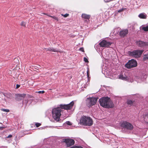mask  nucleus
I'll return each mask as SVG.
<instances>
[{"label": "nucleus", "mask_w": 148, "mask_h": 148, "mask_svg": "<svg viewBox=\"0 0 148 148\" xmlns=\"http://www.w3.org/2000/svg\"><path fill=\"white\" fill-rule=\"evenodd\" d=\"M122 11H123V10H118V12H121Z\"/></svg>", "instance_id": "473e14b6"}, {"label": "nucleus", "mask_w": 148, "mask_h": 148, "mask_svg": "<svg viewBox=\"0 0 148 148\" xmlns=\"http://www.w3.org/2000/svg\"><path fill=\"white\" fill-rule=\"evenodd\" d=\"M142 29L145 31H148V26L143 27L142 28Z\"/></svg>", "instance_id": "412c9836"}, {"label": "nucleus", "mask_w": 148, "mask_h": 148, "mask_svg": "<svg viewBox=\"0 0 148 148\" xmlns=\"http://www.w3.org/2000/svg\"><path fill=\"white\" fill-rule=\"evenodd\" d=\"M128 30L127 29H125L120 31L119 32V34L121 37H124L128 34Z\"/></svg>", "instance_id": "f8f14e48"}, {"label": "nucleus", "mask_w": 148, "mask_h": 148, "mask_svg": "<svg viewBox=\"0 0 148 148\" xmlns=\"http://www.w3.org/2000/svg\"><path fill=\"white\" fill-rule=\"evenodd\" d=\"M66 124L68 125H71V122L69 121H67V122H66Z\"/></svg>", "instance_id": "cd10ccee"}, {"label": "nucleus", "mask_w": 148, "mask_h": 148, "mask_svg": "<svg viewBox=\"0 0 148 148\" xmlns=\"http://www.w3.org/2000/svg\"><path fill=\"white\" fill-rule=\"evenodd\" d=\"M90 16L89 15L85 14H82V17L84 19H89L90 18Z\"/></svg>", "instance_id": "4468645a"}, {"label": "nucleus", "mask_w": 148, "mask_h": 148, "mask_svg": "<svg viewBox=\"0 0 148 148\" xmlns=\"http://www.w3.org/2000/svg\"><path fill=\"white\" fill-rule=\"evenodd\" d=\"M84 61H85V62H88V60L86 57L84 58Z\"/></svg>", "instance_id": "bb28decb"}, {"label": "nucleus", "mask_w": 148, "mask_h": 148, "mask_svg": "<svg viewBox=\"0 0 148 148\" xmlns=\"http://www.w3.org/2000/svg\"><path fill=\"white\" fill-rule=\"evenodd\" d=\"M47 51H48L52 52H58V51L56 49L53 48H49L45 49Z\"/></svg>", "instance_id": "f3484780"}, {"label": "nucleus", "mask_w": 148, "mask_h": 148, "mask_svg": "<svg viewBox=\"0 0 148 148\" xmlns=\"http://www.w3.org/2000/svg\"><path fill=\"white\" fill-rule=\"evenodd\" d=\"M79 50L83 52H84V48H80L79 49Z\"/></svg>", "instance_id": "c85d7f7f"}, {"label": "nucleus", "mask_w": 148, "mask_h": 148, "mask_svg": "<svg viewBox=\"0 0 148 148\" xmlns=\"http://www.w3.org/2000/svg\"><path fill=\"white\" fill-rule=\"evenodd\" d=\"M63 142L66 143L67 147H68L73 145L75 143L74 140L67 138L63 140Z\"/></svg>", "instance_id": "6e6552de"}, {"label": "nucleus", "mask_w": 148, "mask_h": 148, "mask_svg": "<svg viewBox=\"0 0 148 148\" xmlns=\"http://www.w3.org/2000/svg\"><path fill=\"white\" fill-rule=\"evenodd\" d=\"M121 126L123 128L131 130H132L134 128L133 125L131 124L126 121L123 122L121 123Z\"/></svg>", "instance_id": "423d86ee"}, {"label": "nucleus", "mask_w": 148, "mask_h": 148, "mask_svg": "<svg viewBox=\"0 0 148 148\" xmlns=\"http://www.w3.org/2000/svg\"><path fill=\"white\" fill-rule=\"evenodd\" d=\"M41 125V123H36L35 124V125L36 126V127H39Z\"/></svg>", "instance_id": "a878e982"}, {"label": "nucleus", "mask_w": 148, "mask_h": 148, "mask_svg": "<svg viewBox=\"0 0 148 148\" xmlns=\"http://www.w3.org/2000/svg\"><path fill=\"white\" fill-rule=\"evenodd\" d=\"M43 14H45V15H47V14H46V13H43Z\"/></svg>", "instance_id": "72a5a7b5"}, {"label": "nucleus", "mask_w": 148, "mask_h": 148, "mask_svg": "<svg viewBox=\"0 0 148 148\" xmlns=\"http://www.w3.org/2000/svg\"><path fill=\"white\" fill-rule=\"evenodd\" d=\"M81 123L85 125L90 126L93 124V121L90 117L82 116L80 120Z\"/></svg>", "instance_id": "7ed1b4c3"}, {"label": "nucleus", "mask_w": 148, "mask_h": 148, "mask_svg": "<svg viewBox=\"0 0 148 148\" xmlns=\"http://www.w3.org/2000/svg\"><path fill=\"white\" fill-rule=\"evenodd\" d=\"M70 148H83V147L81 146H74Z\"/></svg>", "instance_id": "4be33fe9"}, {"label": "nucleus", "mask_w": 148, "mask_h": 148, "mask_svg": "<svg viewBox=\"0 0 148 148\" xmlns=\"http://www.w3.org/2000/svg\"><path fill=\"white\" fill-rule=\"evenodd\" d=\"M143 59L144 60L148 59V54L144 55L143 56Z\"/></svg>", "instance_id": "6ab92c4d"}, {"label": "nucleus", "mask_w": 148, "mask_h": 148, "mask_svg": "<svg viewBox=\"0 0 148 148\" xmlns=\"http://www.w3.org/2000/svg\"><path fill=\"white\" fill-rule=\"evenodd\" d=\"M136 45L139 47H143L148 46V42H145L140 40L136 42Z\"/></svg>", "instance_id": "9d476101"}, {"label": "nucleus", "mask_w": 148, "mask_h": 148, "mask_svg": "<svg viewBox=\"0 0 148 148\" xmlns=\"http://www.w3.org/2000/svg\"><path fill=\"white\" fill-rule=\"evenodd\" d=\"M138 17L140 18L146 19L147 17V15L144 13H141L139 14Z\"/></svg>", "instance_id": "2eb2a0df"}, {"label": "nucleus", "mask_w": 148, "mask_h": 148, "mask_svg": "<svg viewBox=\"0 0 148 148\" xmlns=\"http://www.w3.org/2000/svg\"><path fill=\"white\" fill-rule=\"evenodd\" d=\"M143 51V50H135L133 51H129V54L130 56L138 58L140 57Z\"/></svg>", "instance_id": "20e7f679"}, {"label": "nucleus", "mask_w": 148, "mask_h": 148, "mask_svg": "<svg viewBox=\"0 0 148 148\" xmlns=\"http://www.w3.org/2000/svg\"><path fill=\"white\" fill-rule=\"evenodd\" d=\"M61 15L63 16H64V17H66L68 16L69 15V14H61Z\"/></svg>", "instance_id": "393cba45"}, {"label": "nucleus", "mask_w": 148, "mask_h": 148, "mask_svg": "<svg viewBox=\"0 0 148 148\" xmlns=\"http://www.w3.org/2000/svg\"><path fill=\"white\" fill-rule=\"evenodd\" d=\"M99 101L100 105L105 108H112L114 106L113 102L108 97L100 98L99 100Z\"/></svg>", "instance_id": "f03ea898"}, {"label": "nucleus", "mask_w": 148, "mask_h": 148, "mask_svg": "<svg viewBox=\"0 0 148 148\" xmlns=\"http://www.w3.org/2000/svg\"><path fill=\"white\" fill-rule=\"evenodd\" d=\"M127 105H130V106H132L135 104V101L131 100H128L127 102Z\"/></svg>", "instance_id": "dca6fc26"}, {"label": "nucleus", "mask_w": 148, "mask_h": 148, "mask_svg": "<svg viewBox=\"0 0 148 148\" xmlns=\"http://www.w3.org/2000/svg\"><path fill=\"white\" fill-rule=\"evenodd\" d=\"M87 74L88 76V71H87Z\"/></svg>", "instance_id": "f704fd0d"}, {"label": "nucleus", "mask_w": 148, "mask_h": 148, "mask_svg": "<svg viewBox=\"0 0 148 148\" xmlns=\"http://www.w3.org/2000/svg\"><path fill=\"white\" fill-rule=\"evenodd\" d=\"M1 110L2 111L5 112H10V110L9 109H1Z\"/></svg>", "instance_id": "5701e85b"}, {"label": "nucleus", "mask_w": 148, "mask_h": 148, "mask_svg": "<svg viewBox=\"0 0 148 148\" xmlns=\"http://www.w3.org/2000/svg\"><path fill=\"white\" fill-rule=\"evenodd\" d=\"M112 43L103 40L99 43V45L102 47H108L111 45Z\"/></svg>", "instance_id": "1a4fd4ad"}, {"label": "nucleus", "mask_w": 148, "mask_h": 148, "mask_svg": "<svg viewBox=\"0 0 148 148\" xmlns=\"http://www.w3.org/2000/svg\"><path fill=\"white\" fill-rule=\"evenodd\" d=\"M21 26H23L24 27H25L26 26V23L25 22H24L23 21H22L21 22Z\"/></svg>", "instance_id": "b1692460"}, {"label": "nucleus", "mask_w": 148, "mask_h": 148, "mask_svg": "<svg viewBox=\"0 0 148 148\" xmlns=\"http://www.w3.org/2000/svg\"><path fill=\"white\" fill-rule=\"evenodd\" d=\"M26 96L25 94H20L16 95V97L15 98L16 100L17 101H19L22 99V98H24Z\"/></svg>", "instance_id": "9b49d317"}, {"label": "nucleus", "mask_w": 148, "mask_h": 148, "mask_svg": "<svg viewBox=\"0 0 148 148\" xmlns=\"http://www.w3.org/2000/svg\"><path fill=\"white\" fill-rule=\"evenodd\" d=\"M144 119L145 121L148 124V113L144 115Z\"/></svg>", "instance_id": "a211bd4d"}, {"label": "nucleus", "mask_w": 148, "mask_h": 148, "mask_svg": "<svg viewBox=\"0 0 148 148\" xmlns=\"http://www.w3.org/2000/svg\"><path fill=\"white\" fill-rule=\"evenodd\" d=\"M74 104V102L72 101L69 104H61L58 107L53 108L52 111L53 118L57 121H59L60 120V117L61 115V109L70 110L72 108Z\"/></svg>", "instance_id": "f257e3e1"}, {"label": "nucleus", "mask_w": 148, "mask_h": 148, "mask_svg": "<svg viewBox=\"0 0 148 148\" xmlns=\"http://www.w3.org/2000/svg\"><path fill=\"white\" fill-rule=\"evenodd\" d=\"M12 135L11 134H10L7 137V138H11L12 137Z\"/></svg>", "instance_id": "2f4dec72"}, {"label": "nucleus", "mask_w": 148, "mask_h": 148, "mask_svg": "<svg viewBox=\"0 0 148 148\" xmlns=\"http://www.w3.org/2000/svg\"><path fill=\"white\" fill-rule=\"evenodd\" d=\"M97 101V98L95 97H90L86 99V105L88 107L95 105Z\"/></svg>", "instance_id": "39448f33"}, {"label": "nucleus", "mask_w": 148, "mask_h": 148, "mask_svg": "<svg viewBox=\"0 0 148 148\" xmlns=\"http://www.w3.org/2000/svg\"><path fill=\"white\" fill-rule=\"evenodd\" d=\"M39 93H43L45 92V91H39L38 92Z\"/></svg>", "instance_id": "c756f323"}, {"label": "nucleus", "mask_w": 148, "mask_h": 148, "mask_svg": "<svg viewBox=\"0 0 148 148\" xmlns=\"http://www.w3.org/2000/svg\"><path fill=\"white\" fill-rule=\"evenodd\" d=\"M137 65L136 61L134 59H132L126 64L125 66L127 68L130 69L136 67Z\"/></svg>", "instance_id": "0eeeda50"}, {"label": "nucleus", "mask_w": 148, "mask_h": 148, "mask_svg": "<svg viewBox=\"0 0 148 148\" xmlns=\"http://www.w3.org/2000/svg\"><path fill=\"white\" fill-rule=\"evenodd\" d=\"M119 78L124 80H128L129 79L128 77L126 76L125 75H123L122 74H121L119 75Z\"/></svg>", "instance_id": "ddd939ff"}, {"label": "nucleus", "mask_w": 148, "mask_h": 148, "mask_svg": "<svg viewBox=\"0 0 148 148\" xmlns=\"http://www.w3.org/2000/svg\"><path fill=\"white\" fill-rule=\"evenodd\" d=\"M48 16L50 17L53 18V19H55V20H56L57 21H58V17H57L56 16H51L50 15H48Z\"/></svg>", "instance_id": "aec40b11"}, {"label": "nucleus", "mask_w": 148, "mask_h": 148, "mask_svg": "<svg viewBox=\"0 0 148 148\" xmlns=\"http://www.w3.org/2000/svg\"><path fill=\"white\" fill-rule=\"evenodd\" d=\"M20 87V85L18 84H16V88L17 89L18 88Z\"/></svg>", "instance_id": "7c9ffc66"}]
</instances>
